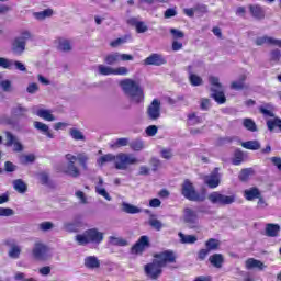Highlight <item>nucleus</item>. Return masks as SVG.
I'll return each mask as SVG.
<instances>
[{"mask_svg": "<svg viewBox=\"0 0 281 281\" xmlns=\"http://www.w3.org/2000/svg\"><path fill=\"white\" fill-rule=\"evenodd\" d=\"M280 58H281L280 49H274L270 53V60H272L273 63H280Z\"/></svg>", "mask_w": 281, "mask_h": 281, "instance_id": "052dcab7", "label": "nucleus"}, {"mask_svg": "<svg viewBox=\"0 0 281 281\" xmlns=\"http://www.w3.org/2000/svg\"><path fill=\"white\" fill-rule=\"evenodd\" d=\"M209 82L212 85L211 98H213L217 104H225L227 98L225 97V92H223V85L218 81V77H210Z\"/></svg>", "mask_w": 281, "mask_h": 281, "instance_id": "0eeeda50", "label": "nucleus"}, {"mask_svg": "<svg viewBox=\"0 0 281 281\" xmlns=\"http://www.w3.org/2000/svg\"><path fill=\"white\" fill-rule=\"evenodd\" d=\"M13 188L19 194H25L27 192V184L22 179L14 180Z\"/></svg>", "mask_w": 281, "mask_h": 281, "instance_id": "c756f323", "label": "nucleus"}, {"mask_svg": "<svg viewBox=\"0 0 281 281\" xmlns=\"http://www.w3.org/2000/svg\"><path fill=\"white\" fill-rule=\"evenodd\" d=\"M247 75H240L237 80L231 83V89L234 91H243L245 89H249V86L246 83Z\"/></svg>", "mask_w": 281, "mask_h": 281, "instance_id": "6ab92c4d", "label": "nucleus"}, {"mask_svg": "<svg viewBox=\"0 0 281 281\" xmlns=\"http://www.w3.org/2000/svg\"><path fill=\"white\" fill-rule=\"evenodd\" d=\"M136 32L138 34H144V32H148V26L146 25V23L139 21L137 24H136Z\"/></svg>", "mask_w": 281, "mask_h": 281, "instance_id": "e2e57ef3", "label": "nucleus"}, {"mask_svg": "<svg viewBox=\"0 0 281 281\" xmlns=\"http://www.w3.org/2000/svg\"><path fill=\"white\" fill-rule=\"evenodd\" d=\"M207 199L213 205L225 206V205H232L233 203H236V194L225 195L218 191H214L210 193Z\"/></svg>", "mask_w": 281, "mask_h": 281, "instance_id": "6e6552de", "label": "nucleus"}, {"mask_svg": "<svg viewBox=\"0 0 281 281\" xmlns=\"http://www.w3.org/2000/svg\"><path fill=\"white\" fill-rule=\"evenodd\" d=\"M188 120L191 126H195V124H201V122H203V119H201V116H196V113L189 114Z\"/></svg>", "mask_w": 281, "mask_h": 281, "instance_id": "603ef678", "label": "nucleus"}, {"mask_svg": "<svg viewBox=\"0 0 281 281\" xmlns=\"http://www.w3.org/2000/svg\"><path fill=\"white\" fill-rule=\"evenodd\" d=\"M154 260L151 263L145 265V274L147 278H150V280H158L159 276L164 273V267L166 265H172L177 262V256H175V252L172 250H165L162 252L154 255Z\"/></svg>", "mask_w": 281, "mask_h": 281, "instance_id": "f257e3e1", "label": "nucleus"}, {"mask_svg": "<svg viewBox=\"0 0 281 281\" xmlns=\"http://www.w3.org/2000/svg\"><path fill=\"white\" fill-rule=\"evenodd\" d=\"M115 161L114 166L116 170H127L128 166L139 164V160L133 154L119 153L116 156L113 154H106L98 158V166L102 167L104 164H111Z\"/></svg>", "mask_w": 281, "mask_h": 281, "instance_id": "7ed1b4c3", "label": "nucleus"}, {"mask_svg": "<svg viewBox=\"0 0 281 281\" xmlns=\"http://www.w3.org/2000/svg\"><path fill=\"white\" fill-rule=\"evenodd\" d=\"M255 43L258 46L267 44V45H276L277 47H281V40H276L269 36L257 37Z\"/></svg>", "mask_w": 281, "mask_h": 281, "instance_id": "412c9836", "label": "nucleus"}, {"mask_svg": "<svg viewBox=\"0 0 281 281\" xmlns=\"http://www.w3.org/2000/svg\"><path fill=\"white\" fill-rule=\"evenodd\" d=\"M75 240L82 247L89 245V243H92V245H100V243L104 240V233L98 231V228H90L85 231L83 234L76 235Z\"/></svg>", "mask_w": 281, "mask_h": 281, "instance_id": "39448f33", "label": "nucleus"}, {"mask_svg": "<svg viewBox=\"0 0 281 281\" xmlns=\"http://www.w3.org/2000/svg\"><path fill=\"white\" fill-rule=\"evenodd\" d=\"M130 148L139 153V150H144V140L142 138H136L130 143Z\"/></svg>", "mask_w": 281, "mask_h": 281, "instance_id": "79ce46f5", "label": "nucleus"}, {"mask_svg": "<svg viewBox=\"0 0 281 281\" xmlns=\"http://www.w3.org/2000/svg\"><path fill=\"white\" fill-rule=\"evenodd\" d=\"M4 245L5 247L10 248L8 252L9 258H12L13 260H19L21 256V246L16 244V239H5Z\"/></svg>", "mask_w": 281, "mask_h": 281, "instance_id": "ddd939ff", "label": "nucleus"}, {"mask_svg": "<svg viewBox=\"0 0 281 281\" xmlns=\"http://www.w3.org/2000/svg\"><path fill=\"white\" fill-rule=\"evenodd\" d=\"M247 269H260L262 271L265 269V263L258 259L250 258L246 261Z\"/></svg>", "mask_w": 281, "mask_h": 281, "instance_id": "2f4dec72", "label": "nucleus"}, {"mask_svg": "<svg viewBox=\"0 0 281 281\" xmlns=\"http://www.w3.org/2000/svg\"><path fill=\"white\" fill-rule=\"evenodd\" d=\"M149 225L153 229H155L156 232H161V229H164V223H161V221L155 218V217H150L149 218Z\"/></svg>", "mask_w": 281, "mask_h": 281, "instance_id": "c03bdc74", "label": "nucleus"}, {"mask_svg": "<svg viewBox=\"0 0 281 281\" xmlns=\"http://www.w3.org/2000/svg\"><path fill=\"white\" fill-rule=\"evenodd\" d=\"M204 183L212 190L221 186V175L218 173V168H215L213 172L204 177Z\"/></svg>", "mask_w": 281, "mask_h": 281, "instance_id": "4468645a", "label": "nucleus"}, {"mask_svg": "<svg viewBox=\"0 0 281 281\" xmlns=\"http://www.w3.org/2000/svg\"><path fill=\"white\" fill-rule=\"evenodd\" d=\"M65 159L68 161L67 165H57V172H63L68 177H72V179H78V177H80V168L76 166V161H78L82 170H89V167L87 166L89 162V155L87 153H79L77 156L74 154H66Z\"/></svg>", "mask_w": 281, "mask_h": 281, "instance_id": "f03ea898", "label": "nucleus"}, {"mask_svg": "<svg viewBox=\"0 0 281 281\" xmlns=\"http://www.w3.org/2000/svg\"><path fill=\"white\" fill-rule=\"evenodd\" d=\"M0 216H4V217L14 216V210L10 207H0Z\"/></svg>", "mask_w": 281, "mask_h": 281, "instance_id": "bf43d9fd", "label": "nucleus"}, {"mask_svg": "<svg viewBox=\"0 0 281 281\" xmlns=\"http://www.w3.org/2000/svg\"><path fill=\"white\" fill-rule=\"evenodd\" d=\"M80 227H82V220L80 217H76L72 222L64 223L65 232H69V233L80 232Z\"/></svg>", "mask_w": 281, "mask_h": 281, "instance_id": "a211bd4d", "label": "nucleus"}, {"mask_svg": "<svg viewBox=\"0 0 281 281\" xmlns=\"http://www.w3.org/2000/svg\"><path fill=\"white\" fill-rule=\"evenodd\" d=\"M209 261L212 266L215 267V269H221L223 267V263L225 262V258L222 254H214L210 256Z\"/></svg>", "mask_w": 281, "mask_h": 281, "instance_id": "a878e982", "label": "nucleus"}, {"mask_svg": "<svg viewBox=\"0 0 281 281\" xmlns=\"http://www.w3.org/2000/svg\"><path fill=\"white\" fill-rule=\"evenodd\" d=\"M280 234V225L278 224H267L266 225V236L270 238H276Z\"/></svg>", "mask_w": 281, "mask_h": 281, "instance_id": "cd10ccee", "label": "nucleus"}, {"mask_svg": "<svg viewBox=\"0 0 281 281\" xmlns=\"http://www.w3.org/2000/svg\"><path fill=\"white\" fill-rule=\"evenodd\" d=\"M120 87L132 104H142L144 102V89H142L138 81L124 79L120 81Z\"/></svg>", "mask_w": 281, "mask_h": 281, "instance_id": "20e7f679", "label": "nucleus"}, {"mask_svg": "<svg viewBox=\"0 0 281 281\" xmlns=\"http://www.w3.org/2000/svg\"><path fill=\"white\" fill-rule=\"evenodd\" d=\"M57 49H59V52H71V42H69V40L60 38L58 41Z\"/></svg>", "mask_w": 281, "mask_h": 281, "instance_id": "ea45409f", "label": "nucleus"}, {"mask_svg": "<svg viewBox=\"0 0 281 281\" xmlns=\"http://www.w3.org/2000/svg\"><path fill=\"white\" fill-rule=\"evenodd\" d=\"M189 81L192 87H201V85H203V78H201L199 75L189 76Z\"/></svg>", "mask_w": 281, "mask_h": 281, "instance_id": "09e8293b", "label": "nucleus"}, {"mask_svg": "<svg viewBox=\"0 0 281 281\" xmlns=\"http://www.w3.org/2000/svg\"><path fill=\"white\" fill-rule=\"evenodd\" d=\"M241 146L246 150H260V142L258 140H247L241 143Z\"/></svg>", "mask_w": 281, "mask_h": 281, "instance_id": "4c0bfd02", "label": "nucleus"}, {"mask_svg": "<svg viewBox=\"0 0 281 281\" xmlns=\"http://www.w3.org/2000/svg\"><path fill=\"white\" fill-rule=\"evenodd\" d=\"M85 267L87 269H100V259L95 256H88L85 258Z\"/></svg>", "mask_w": 281, "mask_h": 281, "instance_id": "393cba45", "label": "nucleus"}, {"mask_svg": "<svg viewBox=\"0 0 281 281\" xmlns=\"http://www.w3.org/2000/svg\"><path fill=\"white\" fill-rule=\"evenodd\" d=\"M40 181L42 186H45L46 188H50V190H54L56 188V182L54 180L49 179V173L47 172H41L38 173Z\"/></svg>", "mask_w": 281, "mask_h": 281, "instance_id": "5701e85b", "label": "nucleus"}, {"mask_svg": "<svg viewBox=\"0 0 281 281\" xmlns=\"http://www.w3.org/2000/svg\"><path fill=\"white\" fill-rule=\"evenodd\" d=\"M166 57L157 53L144 59V65H153L154 67H161V65H166Z\"/></svg>", "mask_w": 281, "mask_h": 281, "instance_id": "dca6fc26", "label": "nucleus"}, {"mask_svg": "<svg viewBox=\"0 0 281 281\" xmlns=\"http://www.w3.org/2000/svg\"><path fill=\"white\" fill-rule=\"evenodd\" d=\"M220 246H221V241H218V239L216 238H210L205 243V247L209 251H216V249H218Z\"/></svg>", "mask_w": 281, "mask_h": 281, "instance_id": "a19ab883", "label": "nucleus"}, {"mask_svg": "<svg viewBox=\"0 0 281 281\" xmlns=\"http://www.w3.org/2000/svg\"><path fill=\"white\" fill-rule=\"evenodd\" d=\"M157 131H158V127L156 125H149L145 130V133H146V135H148V137H155Z\"/></svg>", "mask_w": 281, "mask_h": 281, "instance_id": "0e129e2a", "label": "nucleus"}, {"mask_svg": "<svg viewBox=\"0 0 281 281\" xmlns=\"http://www.w3.org/2000/svg\"><path fill=\"white\" fill-rule=\"evenodd\" d=\"M54 14V10L52 9H45L44 11L36 13L37 21H45V19L52 18Z\"/></svg>", "mask_w": 281, "mask_h": 281, "instance_id": "37998d69", "label": "nucleus"}, {"mask_svg": "<svg viewBox=\"0 0 281 281\" xmlns=\"http://www.w3.org/2000/svg\"><path fill=\"white\" fill-rule=\"evenodd\" d=\"M128 36L125 37H119L110 43L112 47H120V45H124L126 43Z\"/></svg>", "mask_w": 281, "mask_h": 281, "instance_id": "680f3d73", "label": "nucleus"}, {"mask_svg": "<svg viewBox=\"0 0 281 281\" xmlns=\"http://www.w3.org/2000/svg\"><path fill=\"white\" fill-rule=\"evenodd\" d=\"M251 175H254V169L246 168L239 172L238 177L240 181H249V177H251Z\"/></svg>", "mask_w": 281, "mask_h": 281, "instance_id": "de8ad7c7", "label": "nucleus"}, {"mask_svg": "<svg viewBox=\"0 0 281 281\" xmlns=\"http://www.w3.org/2000/svg\"><path fill=\"white\" fill-rule=\"evenodd\" d=\"M36 130L42 134L45 135L48 139H54L55 135L54 132L49 128V125L43 122H36Z\"/></svg>", "mask_w": 281, "mask_h": 281, "instance_id": "4be33fe9", "label": "nucleus"}, {"mask_svg": "<svg viewBox=\"0 0 281 281\" xmlns=\"http://www.w3.org/2000/svg\"><path fill=\"white\" fill-rule=\"evenodd\" d=\"M160 155L162 159H172L175 157L172 149H161Z\"/></svg>", "mask_w": 281, "mask_h": 281, "instance_id": "774afa93", "label": "nucleus"}, {"mask_svg": "<svg viewBox=\"0 0 281 281\" xmlns=\"http://www.w3.org/2000/svg\"><path fill=\"white\" fill-rule=\"evenodd\" d=\"M36 161V157L34 155H25L21 158V164L27 166V164H34Z\"/></svg>", "mask_w": 281, "mask_h": 281, "instance_id": "4d7b16f0", "label": "nucleus"}, {"mask_svg": "<svg viewBox=\"0 0 281 281\" xmlns=\"http://www.w3.org/2000/svg\"><path fill=\"white\" fill-rule=\"evenodd\" d=\"M5 146L10 147L13 146L14 153H21L23 150V145L16 136H14L11 132H7V143Z\"/></svg>", "mask_w": 281, "mask_h": 281, "instance_id": "f3484780", "label": "nucleus"}, {"mask_svg": "<svg viewBox=\"0 0 281 281\" xmlns=\"http://www.w3.org/2000/svg\"><path fill=\"white\" fill-rule=\"evenodd\" d=\"M109 244L114 247H127L128 241L122 237L110 236Z\"/></svg>", "mask_w": 281, "mask_h": 281, "instance_id": "473e14b6", "label": "nucleus"}, {"mask_svg": "<svg viewBox=\"0 0 281 281\" xmlns=\"http://www.w3.org/2000/svg\"><path fill=\"white\" fill-rule=\"evenodd\" d=\"M37 117L45 120V122H55L56 117L52 114V111L45 109H37L36 111Z\"/></svg>", "mask_w": 281, "mask_h": 281, "instance_id": "bb28decb", "label": "nucleus"}, {"mask_svg": "<svg viewBox=\"0 0 281 281\" xmlns=\"http://www.w3.org/2000/svg\"><path fill=\"white\" fill-rule=\"evenodd\" d=\"M149 166H151V171L153 172H157V170H159L161 168V160H159L158 158H150L149 159Z\"/></svg>", "mask_w": 281, "mask_h": 281, "instance_id": "3c124183", "label": "nucleus"}, {"mask_svg": "<svg viewBox=\"0 0 281 281\" xmlns=\"http://www.w3.org/2000/svg\"><path fill=\"white\" fill-rule=\"evenodd\" d=\"M98 69L101 76H114V68L104 65H99Z\"/></svg>", "mask_w": 281, "mask_h": 281, "instance_id": "49530a36", "label": "nucleus"}, {"mask_svg": "<svg viewBox=\"0 0 281 281\" xmlns=\"http://www.w3.org/2000/svg\"><path fill=\"white\" fill-rule=\"evenodd\" d=\"M178 236L182 245H194V243L199 240V238H196L194 235H186L183 233H179Z\"/></svg>", "mask_w": 281, "mask_h": 281, "instance_id": "7c9ffc66", "label": "nucleus"}, {"mask_svg": "<svg viewBox=\"0 0 281 281\" xmlns=\"http://www.w3.org/2000/svg\"><path fill=\"white\" fill-rule=\"evenodd\" d=\"M244 154L240 150L235 151V158L233 159L234 166H240L243 164Z\"/></svg>", "mask_w": 281, "mask_h": 281, "instance_id": "5fc2aeb1", "label": "nucleus"}, {"mask_svg": "<svg viewBox=\"0 0 281 281\" xmlns=\"http://www.w3.org/2000/svg\"><path fill=\"white\" fill-rule=\"evenodd\" d=\"M27 38H30V32L24 31L21 36H18L13 40L11 44V52L14 54V56H23Z\"/></svg>", "mask_w": 281, "mask_h": 281, "instance_id": "1a4fd4ad", "label": "nucleus"}, {"mask_svg": "<svg viewBox=\"0 0 281 281\" xmlns=\"http://www.w3.org/2000/svg\"><path fill=\"white\" fill-rule=\"evenodd\" d=\"M249 12L252 19L257 21H262L265 19V9L260 4H250L248 5Z\"/></svg>", "mask_w": 281, "mask_h": 281, "instance_id": "aec40b11", "label": "nucleus"}, {"mask_svg": "<svg viewBox=\"0 0 281 281\" xmlns=\"http://www.w3.org/2000/svg\"><path fill=\"white\" fill-rule=\"evenodd\" d=\"M131 139L123 137V138H117L114 144L111 145L112 148H122L123 146H130Z\"/></svg>", "mask_w": 281, "mask_h": 281, "instance_id": "a18cd8bd", "label": "nucleus"}, {"mask_svg": "<svg viewBox=\"0 0 281 281\" xmlns=\"http://www.w3.org/2000/svg\"><path fill=\"white\" fill-rule=\"evenodd\" d=\"M259 112L265 115V117H274L273 105L271 103H266L265 105L259 106Z\"/></svg>", "mask_w": 281, "mask_h": 281, "instance_id": "72a5a7b5", "label": "nucleus"}, {"mask_svg": "<svg viewBox=\"0 0 281 281\" xmlns=\"http://www.w3.org/2000/svg\"><path fill=\"white\" fill-rule=\"evenodd\" d=\"M170 34L172 35L173 38H183L186 36V34L183 33V31H179L177 29H170Z\"/></svg>", "mask_w": 281, "mask_h": 281, "instance_id": "338daca9", "label": "nucleus"}, {"mask_svg": "<svg viewBox=\"0 0 281 281\" xmlns=\"http://www.w3.org/2000/svg\"><path fill=\"white\" fill-rule=\"evenodd\" d=\"M0 87H1L2 91L8 93L10 91V89L12 88V81H10V80H2L0 82Z\"/></svg>", "mask_w": 281, "mask_h": 281, "instance_id": "69168bd1", "label": "nucleus"}, {"mask_svg": "<svg viewBox=\"0 0 281 281\" xmlns=\"http://www.w3.org/2000/svg\"><path fill=\"white\" fill-rule=\"evenodd\" d=\"M69 135L75 139V142H85L86 137L85 134L78 128H70L69 130Z\"/></svg>", "mask_w": 281, "mask_h": 281, "instance_id": "58836bf2", "label": "nucleus"}, {"mask_svg": "<svg viewBox=\"0 0 281 281\" xmlns=\"http://www.w3.org/2000/svg\"><path fill=\"white\" fill-rule=\"evenodd\" d=\"M148 247H150V239L148 238V236L143 235L132 247L131 254H135L136 256H142V254H144V251H146Z\"/></svg>", "mask_w": 281, "mask_h": 281, "instance_id": "9b49d317", "label": "nucleus"}, {"mask_svg": "<svg viewBox=\"0 0 281 281\" xmlns=\"http://www.w3.org/2000/svg\"><path fill=\"white\" fill-rule=\"evenodd\" d=\"M244 196H245L246 201H254V199H260V196H261L260 190L256 187L246 189L244 191Z\"/></svg>", "mask_w": 281, "mask_h": 281, "instance_id": "b1692460", "label": "nucleus"}, {"mask_svg": "<svg viewBox=\"0 0 281 281\" xmlns=\"http://www.w3.org/2000/svg\"><path fill=\"white\" fill-rule=\"evenodd\" d=\"M0 67L3 69H12V59L0 57Z\"/></svg>", "mask_w": 281, "mask_h": 281, "instance_id": "6e6d98bb", "label": "nucleus"}, {"mask_svg": "<svg viewBox=\"0 0 281 281\" xmlns=\"http://www.w3.org/2000/svg\"><path fill=\"white\" fill-rule=\"evenodd\" d=\"M146 115L151 122L159 120L161 117V101L154 99L147 108Z\"/></svg>", "mask_w": 281, "mask_h": 281, "instance_id": "9d476101", "label": "nucleus"}, {"mask_svg": "<svg viewBox=\"0 0 281 281\" xmlns=\"http://www.w3.org/2000/svg\"><path fill=\"white\" fill-rule=\"evenodd\" d=\"M104 63L106 65H115L117 63H120V53L114 52V53H110L104 57Z\"/></svg>", "mask_w": 281, "mask_h": 281, "instance_id": "e433bc0d", "label": "nucleus"}, {"mask_svg": "<svg viewBox=\"0 0 281 281\" xmlns=\"http://www.w3.org/2000/svg\"><path fill=\"white\" fill-rule=\"evenodd\" d=\"M38 227L42 232H49L50 229H54V223L43 222L38 225Z\"/></svg>", "mask_w": 281, "mask_h": 281, "instance_id": "13d9d810", "label": "nucleus"}, {"mask_svg": "<svg viewBox=\"0 0 281 281\" xmlns=\"http://www.w3.org/2000/svg\"><path fill=\"white\" fill-rule=\"evenodd\" d=\"M243 126L244 128H246V131H249L250 133L258 132V125H256V122L252 119H244Z\"/></svg>", "mask_w": 281, "mask_h": 281, "instance_id": "c9c22d12", "label": "nucleus"}, {"mask_svg": "<svg viewBox=\"0 0 281 281\" xmlns=\"http://www.w3.org/2000/svg\"><path fill=\"white\" fill-rule=\"evenodd\" d=\"M95 192L97 194H99L100 196H103L105 201H112V198L111 195L109 194V192H106V189L100 187V186H97L95 187Z\"/></svg>", "mask_w": 281, "mask_h": 281, "instance_id": "8fccbe9b", "label": "nucleus"}, {"mask_svg": "<svg viewBox=\"0 0 281 281\" xmlns=\"http://www.w3.org/2000/svg\"><path fill=\"white\" fill-rule=\"evenodd\" d=\"M26 113H27V110L23 108L21 104H18L16 106L11 109V115L12 117H15V119L25 117Z\"/></svg>", "mask_w": 281, "mask_h": 281, "instance_id": "f704fd0d", "label": "nucleus"}, {"mask_svg": "<svg viewBox=\"0 0 281 281\" xmlns=\"http://www.w3.org/2000/svg\"><path fill=\"white\" fill-rule=\"evenodd\" d=\"M12 69H16L18 71H23V72L27 71L25 64L19 60H13V59H12Z\"/></svg>", "mask_w": 281, "mask_h": 281, "instance_id": "864d4df0", "label": "nucleus"}, {"mask_svg": "<svg viewBox=\"0 0 281 281\" xmlns=\"http://www.w3.org/2000/svg\"><path fill=\"white\" fill-rule=\"evenodd\" d=\"M121 210L122 212H125V214H139V212H142V209L130 204L127 202H123L121 205Z\"/></svg>", "mask_w": 281, "mask_h": 281, "instance_id": "c85d7f7f", "label": "nucleus"}, {"mask_svg": "<svg viewBox=\"0 0 281 281\" xmlns=\"http://www.w3.org/2000/svg\"><path fill=\"white\" fill-rule=\"evenodd\" d=\"M52 258L50 249L45 244H36V260H49Z\"/></svg>", "mask_w": 281, "mask_h": 281, "instance_id": "2eb2a0df", "label": "nucleus"}, {"mask_svg": "<svg viewBox=\"0 0 281 281\" xmlns=\"http://www.w3.org/2000/svg\"><path fill=\"white\" fill-rule=\"evenodd\" d=\"M183 214L184 223H188L191 229H195L196 225H199V214H196V211L186 207Z\"/></svg>", "mask_w": 281, "mask_h": 281, "instance_id": "f8f14e48", "label": "nucleus"}, {"mask_svg": "<svg viewBox=\"0 0 281 281\" xmlns=\"http://www.w3.org/2000/svg\"><path fill=\"white\" fill-rule=\"evenodd\" d=\"M181 194L188 201H194L195 203H203L205 201V193L200 194L196 192L194 184L190 180H184L181 187Z\"/></svg>", "mask_w": 281, "mask_h": 281, "instance_id": "423d86ee", "label": "nucleus"}]
</instances>
